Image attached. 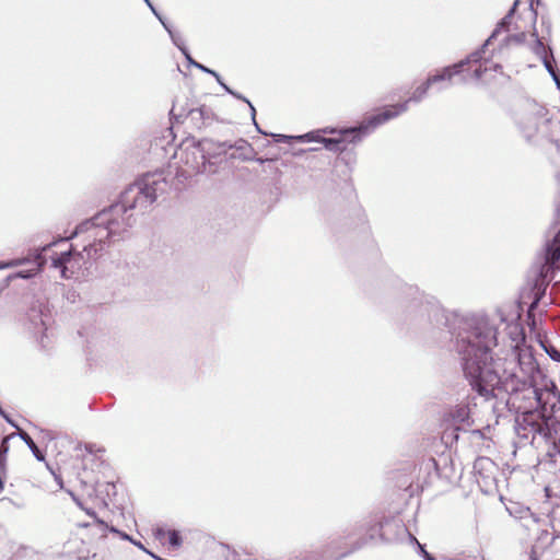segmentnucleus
Returning <instances> with one entry per match:
<instances>
[{"label": "nucleus", "mask_w": 560, "mask_h": 560, "mask_svg": "<svg viewBox=\"0 0 560 560\" xmlns=\"http://www.w3.org/2000/svg\"><path fill=\"white\" fill-rule=\"evenodd\" d=\"M168 182L163 171L149 172L129 185L121 194L119 201L97 212L91 219L81 222L68 238H82V250L74 252L72 247L59 255L51 256L54 268L61 270L63 278L68 265L86 264L95 260L112 243L122 240L136 222L135 212H144L160 195L166 192Z\"/></svg>", "instance_id": "1"}, {"label": "nucleus", "mask_w": 560, "mask_h": 560, "mask_svg": "<svg viewBox=\"0 0 560 560\" xmlns=\"http://www.w3.org/2000/svg\"><path fill=\"white\" fill-rule=\"evenodd\" d=\"M514 361H506L494 372L487 371L485 381L474 392L485 401L500 396H508L505 405L516 413L532 409H551L560 402V392L536 364L533 358L528 361V378H521L512 366Z\"/></svg>", "instance_id": "2"}, {"label": "nucleus", "mask_w": 560, "mask_h": 560, "mask_svg": "<svg viewBox=\"0 0 560 560\" xmlns=\"http://www.w3.org/2000/svg\"><path fill=\"white\" fill-rule=\"evenodd\" d=\"M451 332L464 376L472 390L485 381L487 371L494 372L508 361L492 355L498 346V329L487 317H456Z\"/></svg>", "instance_id": "3"}, {"label": "nucleus", "mask_w": 560, "mask_h": 560, "mask_svg": "<svg viewBox=\"0 0 560 560\" xmlns=\"http://www.w3.org/2000/svg\"><path fill=\"white\" fill-rule=\"evenodd\" d=\"M466 65H468L467 61L462 60L453 66L445 67L441 72L434 75H430L424 83L413 91L412 95L407 101L397 105L388 106L383 112L370 116L359 127H354V129H351L348 133H358L360 131L363 133H370L384 122L397 117L401 113H405L408 109L409 103H419L427 95L428 90L432 84L451 80L454 75L462 73Z\"/></svg>", "instance_id": "4"}, {"label": "nucleus", "mask_w": 560, "mask_h": 560, "mask_svg": "<svg viewBox=\"0 0 560 560\" xmlns=\"http://www.w3.org/2000/svg\"><path fill=\"white\" fill-rule=\"evenodd\" d=\"M407 295L411 298L408 313L417 320L432 324L436 327L448 325L450 316L433 296H427L415 287L407 288Z\"/></svg>", "instance_id": "5"}, {"label": "nucleus", "mask_w": 560, "mask_h": 560, "mask_svg": "<svg viewBox=\"0 0 560 560\" xmlns=\"http://www.w3.org/2000/svg\"><path fill=\"white\" fill-rule=\"evenodd\" d=\"M547 409H532L517 412L515 418V431L522 439L534 442L537 436L547 440L551 436L549 425L550 417L547 416Z\"/></svg>", "instance_id": "6"}, {"label": "nucleus", "mask_w": 560, "mask_h": 560, "mask_svg": "<svg viewBox=\"0 0 560 560\" xmlns=\"http://www.w3.org/2000/svg\"><path fill=\"white\" fill-rule=\"evenodd\" d=\"M220 151H215L214 141L202 139L198 142L186 143L180 149V161L186 165L187 173L207 172V161L218 156Z\"/></svg>", "instance_id": "7"}, {"label": "nucleus", "mask_w": 560, "mask_h": 560, "mask_svg": "<svg viewBox=\"0 0 560 560\" xmlns=\"http://www.w3.org/2000/svg\"><path fill=\"white\" fill-rule=\"evenodd\" d=\"M351 129L352 128L340 130L339 138H324V137H322V133H328V132L332 133V132H335V130L334 129H322V130L310 131V132L301 135V136H295V140L299 142H313V141L320 142L329 151L341 152L345 150V144H343L345 142L357 143V142L361 141L365 136L369 135V133H363L361 131L358 133L357 132L348 133V131H350Z\"/></svg>", "instance_id": "8"}, {"label": "nucleus", "mask_w": 560, "mask_h": 560, "mask_svg": "<svg viewBox=\"0 0 560 560\" xmlns=\"http://www.w3.org/2000/svg\"><path fill=\"white\" fill-rule=\"evenodd\" d=\"M383 522L376 518L360 522L354 524L352 527L347 529L346 538L355 537L357 539L352 542L351 549L348 552L342 553L340 557L361 549L365 545L376 540H385L382 533Z\"/></svg>", "instance_id": "9"}, {"label": "nucleus", "mask_w": 560, "mask_h": 560, "mask_svg": "<svg viewBox=\"0 0 560 560\" xmlns=\"http://www.w3.org/2000/svg\"><path fill=\"white\" fill-rule=\"evenodd\" d=\"M69 493H70L71 498L73 499V501L75 502V504L93 518V521L91 523H84V524H81V526L91 527L92 533L95 535H98L100 537H106L107 533L109 532V533L116 534L122 540H128L131 542V540L133 539L131 536L117 529L114 526H109L107 523H105L104 521L98 518L93 510L85 508L83 505L82 501L74 493H72V492H69Z\"/></svg>", "instance_id": "10"}, {"label": "nucleus", "mask_w": 560, "mask_h": 560, "mask_svg": "<svg viewBox=\"0 0 560 560\" xmlns=\"http://www.w3.org/2000/svg\"><path fill=\"white\" fill-rule=\"evenodd\" d=\"M476 482L482 487H490L494 481L497 465L489 457L480 456L476 458L472 466Z\"/></svg>", "instance_id": "11"}, {"label": "nucleus", "mask_w": 560, "mask_h": 560, "mask_svg": "<svg viewBox=\"0 0 560 560\" xmlns=\"http://www.w3.org/2000/svg\"><path fill=\"white\" fill-rule=\"evenodd\" d=\"M547 122L548 118L545 117V115L541 113V109L537 112L524 113L520 115L517 119L520 130L527 140L532 139L538 132L541 125Z\"/></svg>", "instance_id": "12"}, {"label": "nucleus", "mask_w": 560, "mask_h": 560, "mask_svg": "<svg viewBox=\"0 0 560 560\" xmlns=\"http://www.w3.org/2000/svg\"><path fill=\"white\" fill-rule=\"evenodd\" d=\"M518 1L520 0H515V2L513 3L512 8L509 10V12L506 13V15L497 24V27L493 30L492 34L490 35V37L483 43V45L476 51L471 52L466 59L465 61H467V63H477L479 61H481V59L483 58V54H485V49L486 47L491 43V40L493 38L497 37V35L501 32V30H508L510 23H511V19L512 16L514 15L515 13V10H516V7L518 4Z\"/></svg>", "instance_id": "13"}, {"label": "nucleus", "mask_w": 560, "mask_h": 560, "mask_svg": "<svg viewBox=\"0 0 560 560\" xmlns=\"http://www.w3.org/2000/svg\"><path fill=\"white\" fill-rule=\"evenodd\" d=\"M56 243L52 242V243H49V244H46L45 246L40 247V248H36L34 249L30 256L27 257H24L23 259H26L22 265L24 264H27V262H34L35 264V268L31 269V270H22V271H18L15 273V277L16 278H21V279H31L33 278L35 275H37L42 268L44 267V265L46 264V258L44 256V254L50 249Z\"/></svg>", "instance_id": "14"}, {"label": "nucleus", "mask_w": 560, "mask_h": 560, "mask_svg": "<svg viewBox=\"0 0 560 560\" xmlns=\"http://www.w3.org/2000/svg\"><path fill=\"white\" fill-rule=\"evenodd\" d=\"M556 536L548 529H540L529 551V560H541L549 551Z\"/></svg>", "instance_id": "15"}, {"label": "nucleus", "mask_w": 560, "mask_h": 560, "mask_svg": "<svg viewBox=\"0 0 560 560\" xmlns=\"http://www.w3.org/2000/svg\"><path fill=\"white\" fill-rule=\"evenodd\" d=\"M450 417L455 424L462 427L470 425V409L468 405H457L450 411Z\"/></svg>", "instance_id": "16"}, {"label": "nucleus", "mask_w": 560, "mask_h": 560, "mask_svg": "<svg viewBox=\"0 0 560 560\" xmlns=\"http://www.w3.org/2000/svg\"><path fill=\"white\" fill-rule=\"evenodd\" d=\"M15 433H12L1 441L0 444V490L3 489L4 479L7 476V454L9 452V441L10 439L14 438Z\"/></svg>", "instance_id": "17"}, {"label": "nucleus", "mask_w": 560, "mask_h": 560, "mask_svg": "<svg viewBox=\"0 0 560 560\" xmlns=\"http://www.w3.org/2000/svg\"><path fill=\"white\" fill-rule=\"evenodd\" d=\"M249 147H250L249 143L246 140H244V139H238L234 143H231L229 141H223V142H215L214 141V149H215V151H220L218 153V156L221 155V154L226 153V151L230 150V149H235L237 151H243V150L249 149Z\"/></svg>", "instance_id": "18"}, {"label": "nucleus", "mask_w": 560, "mask_h": 560, "mask_svg": "<svg viewBox=\"0 0 560 560\" xmlns=\"http://www.w3.org/2000/svg\"><path fill=\"white\" fill-rule=\"evenodd\" d=\"M19 432L15 433V435H18L19 438H21L25 444L28 446V448L31 450V452L33 453V455L35 456V458L39 462H44L45 460V455L44 453L38 448V446L35 444V442L33 441V439L30 436L28 433H26L25 431L23 430H20L18 429Z\"/></svg>", "instance_id": "19"}, {"label": "nucleus", "mask_w": 560, "mask_h": 560, "mask_svg": "<svg viewBox=\"0 0 560 560\" xmlns=\"http://www.w3.org/2000/svg\"><path fill=\"white\" fill-rule=\"evenodd\" d=\"M187 115H188V117L199 116V119H200L202 125L209 124L211 121V119H212V112L207 106H201V107H198V108H191V109H189Z\"/></svg>", "instance_id": "20"}, {"label": "nucleus", "mask_w": 560, "mask_h": 560, "mask_svg": "<svg viewBox=\"0 0 560 560\" xmlns=\"http://www.w3.org/2000/svg\"><path fill=\"white\" fill-rule=\"evenodd\" d=\"M534 35L536 37V40H535V44L533 47V51L535 52V55L538 56L540 60H542V58L550 57L549 49H551V48L549 46L546 47L544 45L542 40L538 37V35L536 33H534Z\"/></svg>", "instance_id": "21"}, {"label": "nucleus", "mask_w": 560, "mask_h": 560, "mask_svg": "<svg viewBox=\"0 0 560 560\" xmlns=\"http://www.w3.org/2000/svg\"><path fill=\"white\" fill-rule=\"evenodd\" d=\"M173 44L182 51L184 56H187L189 54L187 47L185 46V42L182 37V35L175 31L172 30V27L167 31Z\"/></svg>", "instance_id": "22"}, {"label": "nucleus", "mask_w": 560, "mask_h": 560, "mask_svg": "<svg viewBox=\"0 0 560 560\" xmlns=\"http://www.w3.org/2000/svg\"><path fill=\"white\" fill-rule=\"evenodd\" d=\"M489 61L487 60L483 65H480L478 68L474 70L472 77L475 80H480L483 77V73L487 72L489 69H493L497 71L500 67V65L494 63L491 67H488L487 65Z\"/></svg>", "instance_id": "23"}, {"label": "nucleus", "mask_w": 560, "mask_h": 560, "mask_svg": "<svg viewBox=\"0 0 560 560\" xmlns=\"http://www.w3.org/2000/svg\"><path fill=\"white\" fill-rule=\"evenodd\" d=\"M549 55H550V57L542 58L541 62H542L544 67L546 68L547 72L550 74V77L553 78L558 73H557L556 68L553 66L555 57H553V54H552V49H549Z\"/></svg>", "instance_id": "24"}, {"label": "nucleus", "mask_w": 560, "mask_h": 560, "mask_svg": "<svg viewBox=\"0 0 560 560\" xmlns=\"http://www.w3.org/2000/svg\"><path fill=\"white\" fill-rule=\"evenodd\" d=\"M541 346L551 360L560 362V350L551 343H542Z\"/></svg>", "instance_id": "25"}, {"label": "nucleus", "mask_w": 560, "mask_h": 560, "mask_svg": "<svg viewBox=\"0 0 560 560\" xmlns=\"http://www.w3.org/2000/svg\"><path fill=\"white\" fill-rule=\"evenodd\" d=\"M31 320L34 323L35 327L43 326L45 327L46 323L43 317V312L39 310L38 314L35 310H32V313L30 314Z\"/></svg>", "instance_id": "26"}, {"label": "nucleus", "mask_w": 560, "mask_h": 560, "mask_svg": "<svg viewBox=\"0 0 560 560\" xmlns=\"http://www.w3.org/2000/svg\"><path fill=\"white\" fill-rule=\"evenodd\" d=\"M102 488H104V491L106 492V497L109 498L112 494H115L116 486L112 482H106L103 485L97 483V488L93 489V491L103 492Z\"/></svg>", "instance_id": "27"}, {"label": "nucleus", "mask_w": 560, "mask_h": 560, "mask_svg": "<svg viewBox=\"0 0 560 560\" xmlns=\"http://www.w3.org/2000/svg\"><path fill=\"white\" fill-rule=\"evenodd\" d=\"M552 267H553L552 265L548 264V262L545 260V262H544V264H541V265H540V267H539V270H538V275H537V277H538L541 281H544V280L548 277V275H549V272L551 271Z\"/></svg>", "instance_id": "28"}, {"label": "nucleus", "mask_w": 560, "mask_h": 560, "mask_svg": "<svg viewBox=\"0 0 560 560\" xmlns=\"http://www.w3.org/2000/svg\"><path fill=\"white\" fill-rule=\"evenodd\" d=\"M168 542L173 547H178L182 544V538L176 530H171L168 533Z\"/></svg>", "instance_id": "29"}, {"label": "nucleus", "mask_w": 560, "mask_h": 560, "mask_svg": "<svg viewBox=\"0 0 560 560\" xmlns=\"http://www.w3.org/2000/svg\"><path fill=\"white\" fill-rule=\"evenodd\" d=\"M185 58H186L187 62H188L190 66H192V67H195V68H197V69L201 70V71H202V72H205V73H209V72H210V70H211V69H209L208 67H206V66H203V65H201V63H199V62H197V61H195V60L191 58L190 54H188L187 56H185Z\"/></svg>", "instance_id": "30"}, {"label": "nucleus", "mask_w": 560, "mask_h": 560, "mask_svg": "<svg viewBox=\"0 0 560 560\" xmlns=\"http://www.w3.org/2000/svg\"><path fill=\"white\" fill-rule=\"evenodd\" d=\"M25 260L26 259H12V260L7 261V262H1L0 264V269L13 268V267L21 266V264H23Z\"/></svg>", "instance_id": "31"}, {"label": "nucleus", "mask_w": 560, "mask_h": 560, "mask_svg": "<svg viewBox=\"0 0 560 560\" xmlns=\"http://www.w3.org/2000/svg\"><path fill=\"white\" fill-rule=\"evenodd\" d=\"M410 538L417 544L424 560H434V557L424 549V547L416 539V537L410 535Z\"/></svg>", "instance_id": "32"}, {"label": "nucleus", "mask_w": 560, "mask_h": 560, "mask_svg": "<svg viewBox=\"0 0 560 560\" xmlns=\"http://www.w3.org/2000/svg\"><path fill=\"white\" fill-rule=\"evenodd\" d=\"M410 538L417 544L424 560H434V557L424 549V547L416 539V537L410 535Z\"/></svg>", "instance_id": "33"}, {"label": "nucleus", "mask_w": 560, "mask_h": 560, "mask_svg": "<svg viewBox=\"0 0 560 560\" xmlns=\"http://www.w3.org/2000/svg\"><path fill=\"white\" fill-rule=\"evenodd\" d=\"M276 142L278 143H285L290 142L291 140H295V137L293 136H287V135H279V133H272L271 135Z\"/></svg>", "instance_id": "34"}, {"label": "nucleus", "mask_w": 560, "mask_h": 560, "mask_svg": "<svg viewBox=\"0 0 560 560\" xmlns=\"http://www.w3.org/2000/svg\"><path fill=\"white\" fill-rule=\"evenodd\" d=\"M152 13L158 18L166 32L171 28V25L164 20V18L156 11L155 8H152Z\"/></svg>", "instance_id": "35"}, {"label": "nucleus", "mask_w": 560, "mask_h": 560, "mask_svg": "<svg viewBox=\"0 0 560 560\" xmlns=\"http://www.w3.org/2000/svg\"><path fill=\"white\" fill-rule=\"evenodd\" d=\"M152 13L158 18L166 32L171 28V25L164 20V18L156 11L155 8H152Z\"/></svg>", "instance_id": "36"}, {"label": "nucleus", "mask_w": 560, "mask_h": 560, "mask_svg": "<svg viewBox=\"0 0 560 560\" xmlns=\"http://www.w3.org/2000/svg\"><path fill=\"white\" fill-rule=\"evenodd\" d=\"M152 13L158 18L166 32L171 28V25L164 20V18L156 11L155 8H152Z\"/></svg>", "instance_id": "37"}, {"label": "nucleus", "mask_w": 560, "mask_h": 560, "mask_svg": "<svg viewBox=\"0 0 560 560\" xmlns=\"http://www.w3.org/2000/svg\"><path fill=\"white\" fill-rule=\"evenodd\" d=\"M152 13L158 18L166 32L171 28V25L164 20V18L156 11L155 8H152Z\"/></svg>", "instance_id": "38"}, {"label": "nucleus", "mask_w": 560, "mask_h": 560, "mask_svg": "<svg viewBox=\"0 0 560 560\" xmlns=\"http://www.w3.org/2000/svg\"><path fill=\"white\" fill-rule=\"evenodd\" d=\"M0 415L2 416V418L10 424L12 425L13 428H16L19 429L18 424L15 423V421H13L9 415L2 409V407L0 406Z\"/></svg>", "instance_id": "39"}, {"label": "nucleus", "mask_w": 560, "mask_h": 560, "mask_svg": "<svg viewBox=\"0 0 560 560\" xmlns=\"http://www.w3.org/2000/svg\"><path fill=\"white\" fill-rule=\"evenodd\" d=\"M248 106H249V108H250L252 119H253V122H254V125H255L256 129H257L260 133L266 135V133H265V132L259 128V126H258V124H257V121H256V109H255V107L253 106V104H252V103H250V105H248Z\"/></svg>", "instance_id": "40"}, {"label": "nucleus", "mask_w": 560, "mask_h": 560, "mask_svg": "<svg viewBox=\"0 0 560 560\" xmlns=\"http://www.w3.org/2000/svg\"><path fill=\"white\" fill-rule=\"evenodd\" d=\"M231 95L234 96L237 100H241V101L245 102L247 105H250L249 100H247L244 95H242V94H240V93H237L235 91H234V94H231Z\"/></svg>", "instance_id": "41"}, {"label": "nucleus", "mask_w": 560, "mask_h": 560, "mask_svg": "<svg viewBox=\"0 0 560 560\" xmlns=\"http://www.w3.org/2000/svg\"><path fill=\"white\" fill-rule=\"evenodd\" d=\"M131 544H133L135 546H137L138 548L143 550L145 553H148V555L151 553V551H149L147 548H144V546L140 541H137V540L132 539Z\"/></svg>", "instance_id": "42"}, {"label": "nucleus", "mask_w": 560, "mask_h": 560, "mask_svg": "<svg viewBox=\"0 0 560 560\" xmlns=\"http://www.w3.org/2000/svg\"><path fill=\"white\" fill-rule=\"evenodd\" d=\"M209 74L213 75L219 84H221L223 81L218 72L214 70H210Z\"/></svg>", "instance_id": "43"}, {"label": "nucleus", "mask_w": 560, "mask_h": 560, "mask_svg": "<svg viewBox=\"0 0 560 560\" xmlns=\"http://www.w3.org/2000/svg\"><path fill=\"white\" fill-rule=\"evenodd\" d=\"M191 119V121L197 126V127H202L203 125L201 124L200 119H199V116H196V117H189Z\"/></svg>", "instance_id": "44"}, {"label": "nucleus", "mask_w": 560, "mask_h": 560, "mask_svg": "<svg viewBox=\"0 0 560 560\" xmlns=\"http://www.w3.org/2000/svg\"><path fill=\"white\" fill-rule=\"evenodd\" d=\"M466 560H485V556L481 553H478L472 557H468Z\"/></svg>", "instance_id": "45"}, {"label": "nucleus", "mask_w": 560, "mask_h": 560, "mask_svg": "<svg viewBox=\"0 0 560 560\" xmlns=\"http://www.w3.org/2000/svg\"><path fill=\"white\" fill-rule=\"evenodd\" d=\"M220 85L224 89L226 93L234 94V91L230 89L224 82H222Z\"/></svg>", "instance_id": "46"}, {"label": "nucleus", "mask_w": 560, "mask_h": 560, "mask_svg": "<svg viewBox=\"0 0 560 560\" xmlns=\"http://www.w3.org/2000/svg\"><path fill=\"white\" fill-rule=\"evenodd\" d=\"M552 80L555 81L557 88L560 90V78H559V75L557 74L556 77L552 78Z\"/></svg>", "instance_id": "47"}, {"label": "nucleus", "mask_w": 560, "mask_h": 560, "mask_svg": "<svg viewBox=\"0 0 560 560\" xmlns=\"http://www.w3.org/2000/svg\"><path fill=\"white\" fill-rule=\"evenodd\" d=\"M52 474H54L55 479H56V481L58 482V485L62 488V479H61V477H60V476H57L55 472H52Z\"/></svg>", "instance_id": "48"}, {"label": "nucleus", "mask_w": 560, "mask_h": 560, "mask_svg": "<svg viewBox=\"0 0 560 560\" xmlns=\"http://www.w3.org/2000/svg\"><path fill=\"white\" fill-rule=\"evenodd\" d=\"M143 1L147 3V5L150 8V10H152V8H154V5L151 3L150 0H143Z\"/></svg>", "instance_id": "49"}, {"label": "nucleus", "mask_w": 560, "mask_h": 560, "mask_svg": "<svg viewBox=\"0 0 560 560\" xmlns=\"http://www.w3.org/2000/svg\"><path fill=\"white\" fill-rule=\"evenodd\" d=\"M557 221L560 222V207L557 209Z\"/></svg>", "instance_id": "50"}, {"label": "nucleus", "mask_w": 560, "mask_h": 560, "mask_svg": "<svg viewBox=\"0 0 560 560\" xmlns=\"http://www.w3.org/2000/svg\"><path fill=\"white\" fill-rule=\"evenodd\" d=\"M431 462H432V464L434 465V467L438 469V464H436L435 459H434V458H431Z\"/></svg>", "instance_id": "51"}, {"label": "nucleus", "mask_w": 560, "mask_h": 560, "mask_svg": "<svg viewBox=\"0 0 560 560\" xmlns=\"http://www.w3.org/2000/svg\"><path fill=\"white\" fill-rule=\"evenodd\" d=\"M102 501H103L104 505H107V502H106L105 498H102Z\"/></svg>", "instance_id": "52"}, {"label": "nucleus", "mask_w": 560, "mask_h": 560, "mask_svg": "<svg viewBox=\"0 0 560 560\" xmlns=\"http://www.w3.org/2000/svg\"><path fill=\"white\" fill-rule=\"evenodd\" d=\"M463 82H467V78L466 77H463Z\"/></svg>", "instance_id": "53"}, {"label": "nucleus", "mask_w": 560, "mask_h": 560, "mask_svg": "<svg viewBox=\"0 0 560 560\" xmlns=\"http://www.w3.org/2000/svg\"><path fill=\"white\" fill-rule=\"evenodd\" d=\"M296 560H302V559H296Z\"/></svg>", "instance_id": "54"}]
</instances>
